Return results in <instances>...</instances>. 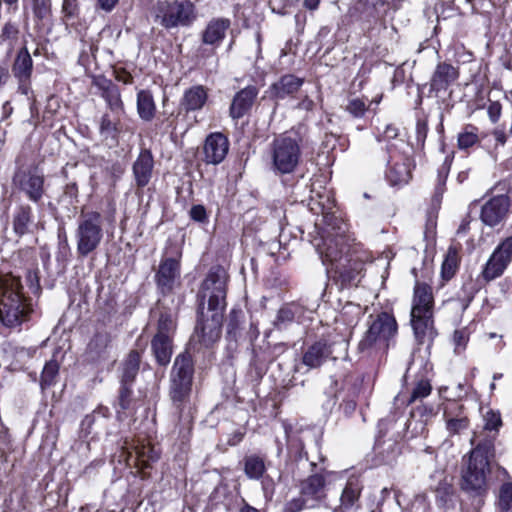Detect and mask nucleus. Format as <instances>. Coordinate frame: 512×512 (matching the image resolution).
I'll return each mask as SVG.
<instances>
[{
    "label": "nucleus",
    "instance_id": "26",
    "mask_svg": "<svg viewBox=\"0 0 512 512\" xmlns=\"http://www.w3.org/2000/svg\"><path fill=\"white\" fill-rule=\"evenodd\" d=\"M333 354L331 345L318 341L311 345L303 355V364L309 368L320 367Z\"/></svg>",
    "mask_w": 512,
    "mask_h": 512
},
{
    "label": "nucleus",
    "instance_id": "25",
    "mask_svg": "<svg viewBox=\"0 0 512 512\" xmlns=\"http://www.w3.org/2000/svg\"><path fill=\"white\" fill-rule=\"evenodd\" d=\"M257 95L255 86H248L236 93L230 106V116L233 119L243 117L251 109Z\"/></svg>",
    "mask_w": 512,
    "mask_h": 512
},
{
    "label": "nucleus",
    "instance_id": "20",
    "mask_svg": "<svg viewBox=\"0 0 512 512\" xmlns=\"http://www.w3.org/2000/svg\"><path fill=\"white\" fill-rule=\"evenodd\" d=\"M459 77L458 69L449 63H439L430 79V90L438 95L445 92Z\"/></svg>",
    "mask_w": 512,
    "mask_h": 512
},
{
    "label": "nucleus",
    "instance_id": "10",
    "mask_svg": "<svg viewBox=\"0 0 512 512\" xmlns=\"http://www.w3.org/2000/svg\"><path fill=\"white\" fill-rule=\"evenodd\" d=\"M512 262V236L501 241L484 265L481 276L490 282L502 276Z\"/></svg>",
    "mask_w": 512,
    "mask_h": 512
},
{
    "label": "nucleus",
    "instance_id": "40",
    "mask_svg": "<svg viewBox=\"0 0 512 512\" xmlns=\"http://www.w3.org/2000/svg\"><path fill=\"white\" fill-rule=\"evenodd\" d=\"M19 27L17 23L7 21L0 32V42L5 43L9 49H12L18 40Z\"/></svg>",
    "mask_w": 512,
    "mask_h": 512
},
{
    "label": "nucleus",
    "instance_id": "45",
    "mask_svg": "<svg viewBox=\"0 0 512 512\" xmlns=\"http://www.w3.org/2000/svg\"><path fill=\"white\" fill-rule=\"evenodd\" d=\"M498 508L500 512L512 509V483H504L499 491Z\"/></svg>",
    "mask_w": 512,
    "mask_h": 512
},
{
    "label": "nucleus",
    "instance_id": "51",
    "mask_svg": "<svg viewBox=\"0 0 512 512\" xmlns=\"http://www.w3.org/2000/svg\"><path fill=\"white\" fill-rule=\"evenodd\" d=\"M468 342V336L464 330H456L453 334V343L455 345V352L461 353Z\"/></svg>",
    "mask_w": 512,
    "mask_h": 512
},
{
    "label": "nucleus",
    "instance_id": "14",
    "mask_svg": "<svg viewBox=\"0 0 512 512\" xmlns=\"http://www.w3.org/2000/svg\"><path fill=\"white\" fill-rule=\"evenodd\" d=\"M509 208L510 199L507 195L494 196L482 206L480 218L485 225L494 227L506 218Z\"/></svg>",
    "mask_w": 512,
    "mask_h": 512
},
{
    "label": "nucleus",
    "instance_id": "1",
    "mask_svg": "<svg viewBox=\"0 0 512 512\" xmlns=\"http://www.w3.org/2000/svg\"><path fill=\"white\" fill-rule=\"evenodd\" d=\"M326 227L314 246L328 271H334L343 282L352 283L363 268V260L352 251L348 227L345 222L334 215L325 216Z\"/></svg>",
    "mask_w": 512,
    "mask_h": 512
},
{
    "label": "nucleus",
    "instance_id": "12",
    "mask_svg": "<svg viewBox=\"0 0 512 512\" xmlns=\"http://www.w3.org/2000/svg\"><path fill=\"white\" fill-rule=\"evenodd\" d=\"M14 185L32 202H39L44 194V175L37 167L19 169L13 176Z\"/></svg>",
    "mask_w": 512,
    "mask_h": 512
},
{
    "label": "nucleus",
    "instance_id": "36",
    "mask_svg": "<svg viewBox=\"0 0 512 512\" xmlns=\"http://www.w3.org/2000/svg\"><path fill=\"white\" fill-rule=\"evenodd\" d=\"M483 420V429L481 431H475L473 436L476 434H483L486 436H494L496 438L498 430L502 426L500 413L490 409L483 415Z\"/></svg>",
    "mask_w": 512,
    "mask_h": 512
},
{
    "label": "nucleus",
    "instance_id": "27",
    "mask_svg": "<svg viewBox=\"0 0 512 512\" xmlns=\"http://www.w3.org/2000/svg\"><path fill=\"white\" fill-rule=\"evenodd\" d=\"M151 313L153 316L158 317L157 333L155 336L172 338L176 329L174 313L170 309L164 307L161 303H158Z\"/></svg>",
    "mask_w": 512,
    "mask_h": 512
},
{
    "label": "nucleus",
    "instance_id": "11",
    "mask_svg": "<svg viewBox=\"0 0 512 512\" xmlns=\"http://www.w3.org/2000/svg\"><path fill=\"white\" fill-rule=\"evenodd\" d=\"M86 360L97 365H109L115 361L112 337L105 330L96 331L87 344Z\"/></svg>",
    "mask_w": 512,
    "mask_h": 512
},
{
    "label": "nucleus",
    "instance_id": "42",
    "mask_svg": "<svg viewBox=\"0 0 512 512\" xmlns=\"http://www.w3.org/2000/svg\"><path fill=\"white\" fill-rule=\"evenodd\" d=\"M100 134L104 137L115 138L116 135L121 131L119 120L111 119L109 114H104L100 121Z\"/></svg>",
    "mask_w": 512,
    "mask_h": 512
},
{
    "label": "nucleus",
    "instance_id": "55",
    "mask_svg": "<svg viewBox=\"0 0 512 512\" xmlns=\"http://www.w3.org/2000/svg\"><path fill=\"white\" fill-rule=\"evenodd\" d=\"M190 216L193 220L204 222L207 218L206 210L202 205H194L190 210Z\"/></svg>",
    "mask_w": 512,
    "mask_h": 512
},
{
    "label": "nucleus",
    "instance_id": "35",
    "mask_svg": "<svg viewBox=\"0 0 512 512\" xmlns=\"http://www.w3.org/2000/svg\"><path fill=\"white\" fill-rule=\"evenodd\" d=\"M31 215L32 210L29 205H21L17 208L13 216V230L17 235L23 236L29 232Z\"/></svg>",
    "mask_w": 512,
    "mask_h": 512
},
{
    "label": "nucleus",
    "instance_id": "44",
    "mask_svg": "<svg viewBox=\"0 0 512 512\" xmlns=\"http://www.w3.org/2000/svg\"><path fill=\"white\" fill-rule=\"evenodd\" d=\"M478 140L477 128L467 126L458 136V146L460 149H467L476 144Z\"/></svg>",
    "mask_w": 512,
    "mask_h": 512
},
{
    "label": "nucleus",
    "instance_id": "5",
    "mask_svg": "<svg viewBox=\"0 0 512 512\" xmlns=\"http://www.w3.org/2000/svg\"><path fill=\"white\" fill-rule=\"evenodd\" d=\"M304 136L301 128L287 131L271 143L272 169L284 175L293 173L300 163Z\"/></svg>",
    "mask_w": 512,
    "mask_h": 512
},
{
    "label": "nucleus",
    "instance_id": "29",
    "mask_svg": "<svg viewBox=\"0 0 512 512\" xmlns=\"http://www.w3.org/2000/svg\"><path fill=\"white\" fill-rule=\"evenodd\" d=\"M134 453V456L130 454V460H133L135 465L140 468L149 467L150 463L157 461L160 457L159 450L144 441L137 442L134 446Z\"/></svg>",
    "mask_w": 512,
    "mask_h": 512
},
{
    "label": "nucleus",
    "instance_id": "32",
    "mask_svg": "<svg viewBox=\"0 0 512 512\" xmlns=\"http://www.w3.org/2000/svg\"><path fill=\"white\" fill-rule=\"evenodd\" d=\"M151 345L157 362L167 365L172 355V338L154 336Z\"/></svg>",
    "mask_w": 512,
    "mask_h": 512
},
{
    "label": "nucleus",
    "instance_id": "59",
    "mask_svg": "<svg viewBox=\"0 0 512 512\" xmlns=\"http://www.w3.org/2000/svg\"><path fill=\"white\" fill-rule=\"evenodd\" d=\"M492 135L495 139L496 145H505L507 141V134L502 128H497L493 130Z\"/></svg>",
    "mask_w": 512,
    "mask_h": 512
},
{
    "label": "nucleus",
    "instance_id": "41",
    "mask_svg": "<svg viewBox=\"0 0 512 512\" xmlns=\"http://www.w3.org/2000/svg\"><path fill=\"white\" fill-rule=\"evenodd\" d=\"M296 308L289 303L283 305L277 312L276 318L274 320V326L277 329L285 328L287 325L291 324L295 321V317L293 313L296 312Z\"/></svg>",
    "mask_w": 512,
    "mask_h": 512
},
{
    "label": "nucleus",
    "instance_id": "47",
    "mask_svg": "<svg viewBox=\"0 0 512 512\" xmlns=\"http://www.w3.org/2000/svg\"><path fill=\"white\" fill-rule=\"evenodd\" d=\"M368 107L364 100L360 98H351L348 100L345 110L351 114L353 117L360 118L364 116Z\"/></svg>",
    "mask_w": 512,
    "mask_h": 512
},
{
    "label": "nucleus",
    "instance_id": "31",
    "mask_svg": "<svg viewBox=\"0 0 512 512\" xmlns=\"http://www.w3.org/2000/svg\"><path fill=\"white\" fill-rule=\"evenodd\" d=\"M137 113L143 121H151L156 113V105L153 95L148 90H140L137 93Z\"/></svg>",
    "mask_w": 512,
    "mask_h": 512
},
{
    "label": "nucleus",
    "instance_id": "23",
    "mask_svg": "<svg viewBox=\"0 0 512 512\" xmlns=\"http://www.w3.org/2000/svg\"><path fill=\"white\" fill-rule=\"evenodd\" d=\"M411 325L414 336L419 344H430L437 336V331L434 328L433 313L411 314Z\"/></svg>",
    "mask_w": 512,
    "mask_h": 512
},
{
    "label": "nucleus",
    "instance_id": "3",
    "mask_svg": "<svg viewBox=\"0 0 512 512\" xmlns=\"http://www.w3.org/2000/svg\"><path fill=\"white\" fill-rule=\"evenodd\" d=\"M470 443L473 448L463 457L461 488L467 493L481 495L487 490L491 463L495 458V437L476 434Z\"/></svg>",
    "mask_w": 512,
    "mask_h": 512
},
{
    "label": "nucleus",
    "instance_id": "49",
    "mask_svg": "<svg viewBox=\"0 0 512 512\" xmlns=\"http://www.w3.org/2000/svg\"><path fill=\"white\" fill-rule=\"evenodd\" d=\"M432 390L431 384L427 380L419 381L411 393L409 403H413L418 399H422L430 395Z\"/></svg>",
    "mask_w": 512,
    "mask_h": 512
},
{
    "label": "nucleus",
    "instance_id": "58",
    "mask_svg": "<svg viewBox=\"0 0 512 512\" xmlns=\"http://www.w3.org/2000/svg\"><path fill=\"white\" fill-rule=\"evenodd\" d=\"M241 315V311H237L235 309H233L231 312H230V318H229V322H228V325H227V329H228V333L231 334L233 333L237 326H238V318L239 316Z\"/></svg>",
    "mask_w": 512,
    "mask_h": 512
},
{
    "label": "nucleus",
    "instance_id": "57",
    "mask_svg": "<svg viewBox=\"0 0 512 512\" xmlns=\"http://www.w3.org/2000/svg\"><path fill=\"white\" fill-rule=\"evenodd\" d=\"M428 126L425 121H418L416 124V137L418 142H424L427 136Z\"/></svg>",
    "mask_w": 512,
    "mask_h": 512
},
{
    "label": "nucleus",
    "instance_id": "6",
    "mask_svg": "<svg viewBox=\"0 0 512 512\" xmlns=\"http://www.w3.org/2000/svg\"><path fill=\"white\" fill-rule=\"evenodd\" d=\"M155 23L165 29L189 27L197 19V12L191 0H157L150 8Z\"/></svg>",
    "mask_w": 512,
    "mask_h": 512
},
{
    "label": "nucleus",
    "instance_id": "54",
    "mask_svg": "<svg viewBox=\"0 0 512 512\" xmlns=\"http://www.w3.org/2000/svg\"><path fill=\"white\" fill-rule=\"evenodd\" d=\"M78 11L77 0H63L62 12L68 18L74 17Z\"/></svg>",
    "mask_w": 512,
    "mask_h": 512
},
{
    "label": "nucleus",
    "instance_id": "8",
    "mask_svg": "<svg viewBox=\"0 0 512 512\" xmlns=\"http://www.w3.org/2000/svg\"><path fill=\"white\" fill-rule=\"evenodd\" d=\"M77 252L86 257L95 251L103 238L102 217L98 212L85 215L78 223L76 229Z\"/></svg>",
    "mask_w": 512,
    "mask_h": 512
},
{
    "label": "nucleus",
    "instance_id": "38",
    "mask_svg": "<svg viewBox=\"0 0 512 512\" xmlns=\"http://www.w3.org/2000/svg\"><path fill=\"white\" fill-rule=\"evenodd\" d=\"M266 470L263 458L257 455L247 456L244 460V471L248 478L258 480Z\"/></svg>",
    "mask_w": 512,
    "mask_h": 512
},
{
    "label": "nucleus",
    "instance_id": "7",
    "mask_svg": "<svg viewBox=\"0 0 512 512\" xmlns=\"http://www.w3.org/2000/svg\"><path fill=\"white\" fill-rule=\"evenodd\" d=\"M397 333L395 318L388 313H381L372 321L368 330L358 344L361 352H371L377 349H386L389 340Z\"/></svg>",
    "mask_w": 512,
    "mask_h": 512
},
{
    "label": "nucleus",
    "instance_id": "21",
    "mask_svg": "<svg viewBox=\"0 0 512 512\" xmlns=\"http://www.w3.org/2000/svg\"><path fill=\"white\" fill-rule=\"evenodd\" d=\"M362 486L358 479H350L345 487L342 489L341 495L337 505H333L330 502L325 503L327 508H330L332 512H346L351 510L358 503Z\"/></svg>",
    "mask_w": 512,
    "mask_h": 512
},
{
    "label": "nucleus",
    "instance_id": "61",
    "mask_svg": "<svg viewBox=\"0 0 512 512\" xmlns=\"http://www.w3.org/2000/svg\"><path fill=\"white\" fill-rule=\"evenodd\" d=\"M500 112H501V108H500V106L498 104L494 103V104L489 106L488 114H489L490 120L493 123L498 121V119L500 117Z\"/></svg>",
    "mask_w": 512,
    "mask_h": 512
},
{
    "label": "nucleus",
    "instance_id": "16",
    "mask_svg": "<svg viewBox=\"0 0 512 512\" xmlns=\"http://www.w3.org/2000/svg\"><path fill=\"white\" fill-rule=\"evenodd\" d=\"M33 71V60L26 47L19 50L12 65V73L18 80L19 90L27 95L30 89V79Z\"/></svg>",
    "mask_w": 512,
    "mask_h": 512
},
{
    "label": "nucleus",
    "instance_id": "64",
    "mask_svg": "<svg viewBox=\"0 0 512 512\" xmlns=\"http://www.w3.org/2000/svg\"><path fill=\"white\" fill-rule=\"evenodd\" d=\"M27 280L32 289H39V278L36 271H29L27 274Z\"/></svg>",
    "mask_w": 512,
    "mask_h": 512
},
{
    "label": "nucleus",
    "instance_id": "17",
    "mask_svg": "<svg viewBox=\"0 0 512 512\" xmlns=\"http://www.w3.org/2000/svg\"><path fill=\"white\" fill-rule=\"evenodd\" d=\"M203 150L204 161L207 164L218 165L225 159L229 151V141L220 132L211 133L205 140Z\"/></svg>",
    "mask_w": 512,
    "mask_h": 512
},
{
    "label": "nucleus",
    "instance_id": "50",
    "mask_svg": "<svg viewBox=\"0 0 512 512\" xmlns=\"http://www.w3.org/2000/svg\"><path fill=\"white\" fill-rule=\"evenodd\" d=\"M306 508H315L314 503H311L304 495H300L298 498H294L289 501L286 505V510L288 512H299L302 509Z\"/></svg>",
    "mask_w": 512,
    "mask_h": 512
},
{
    "label": "nucleus",
    "instance_id": "60",
    "mask_svg": "<svg viewBox=\"0 0 512 512\" xmlns=\"http://www.w3.org/2000/svg\"><path fill=\"white\" fill-rule=\"evenodd\" d=\"M289 304L293 305L296 308L295 309L296 312L293 313V315L295 317V320L298 321V322L303 321L304 318H305V314H306L307 310L302 305H300L299 303L291 302Z\"/></svg>",
    "mask_w": 512,
    "mask_h": 512
},
{
    "label": "nucleus",
    "instance_id": "37",
    "mask_svg": "<svg viewBox=\"0 0 512 512\" xmlns=\"http://www.w3.org/2000/svg\"><path fill=\"white\" fill-rule=\"evenodd\" d=\"M140 364V354L136 350H132L124 364L122 373V383H131L138 373Z\"/></svg>",
    "mask_w": 512,
    "mask_h": 512
},
{
    "label": "nucleus",
    "instance_id": "22",
    "mask_svg": "<svg viewBox=\"0 0 512 512\" xmlns=\"http://www.w3.org/2000/svg\"><path fill=\"white\" fill-rule=\"evenodd\" d=\"M154 159L150 150L142 149L132 166L133 176L138 188H144L152 178Z\"/></svg>",
    "mask_w": 512,
    "mask_h": 512
},
{
    "label": "nucleus",
    "instance_id": "18",
    "mask_svg": "<svg viewBox=\"0 0 512 512\" xmlns=\"http://www.w3.org/2000/svg\"><path fill=\"white\" fill-rule=\"evenodd\" d=\"M230 27L231 20L229 18L214 17L210 19L200 34L202 43L213 48L219 47Z\"/></svg>",
    "mask_w": 512,
    "mask_h": 512
},
{
    "label": "nucleus",
    "instance_id": "48",
    "mask_svg": "<svg viewBox=\"0 0 512 512\" xmlns=\"http://www.w3.org/2000/svg\"><path fill=\"white\" fill-rule=\"evenodd\" d=\"M470 421L468 418L445 420V427L449 435H457L468 429Z\"/></svg>",
    "mask_w": 512,
    "mask_h": 512
},
{
    "label": "nucleus",
    "instance_id": "52",
    "mask_svg": "<svg viewBox=\"0 0 512 512\" xmlns=\"http://www.w3.org/2000/svg\"><path fill=\"white\" fill-rule=\"evenodd\" d=\"M398 136V128L393 124H388L382 132H379L376 136L377 141H388L395 139Z\"/></svg>",
    "mask_w": 512,
    "mask_h": 512
},
{
    "label": "nucleus",
    "instance_id": "56",
    "mask_svg": "<svg viewBox=\"0 0 512 512\" xmlns=\"http://www.w3.org/2000/svg\"><path fill=\"white\" fill-rule=\"evenodd\" d=\"M33 10L38 18H44L48 13L46 0H34Z\"/></svg>",
    "mask_w": 512,
    "mask_h": 512
},
{
    "label": "nucleus",
    "instance_id": "34",
    "mask_svg": "<svg viewBox=\"0 0 512 512\" xmlns=\"http://www.w3.org/2000/svg\"><path fill=\"white\" fill-rule=\"evenodd\" d=\"M193 361L188 353L178 355L174 361L171 377L192 381Z\"/></svg>",
    "mask_w": 512,
    "mask_h": 512
},
{
    "label": "nucleus",
    "instance_id": "43",
    "mask_svg": "<svg viewBox=\"0 0 512 512\" xmlns=\"http://www.w3.org/2000/svg\"><path fill=\"white\" fill-rule=\"evenodd\" d=\"M59 372V364L55 360L48 361L42 371L41 386L42 388L52 385Z\"/></svg>",
    "mask_w": 512,
    "mask_h": 512
},
{
    "label": "nucleus",
    "instance_id": "24",
    "mask_svg": "<svg viewBox=\"0 0 512 512\" xmlns=\"http://www.w3.org/2000/svg\"><path fill=\"white\" fill-rule=\"evenodd\" d=\"M434 297L432 289L425 283L416 282L412 300L411 314L433 313Z\"/></svg>",
    "mask_w": 512,
    "mask_h": 512
},
{
    "label": "nucleus",
    "instance_id": "4",
    "mask_svg": "<svg viewBox=\"0 0 512 512\" xmlns=\"http://www.w3.org/2000/svg\"><path fill=\"white\" fill-rule=\"evenodd\" d=\"M32 311L20 277L11 273L0 275V322L8 328L18 327L28 321Z\"/></svg>",
    "mask_w": 512,
    "mask_h": 512
},
{
    "label": "nucleus",
    "instance_id": "63",
    "mask_svg": "<svg viewBox=\"0 0 512 512\" xmlns=\"http://www.w3.org/2000/svg\"><path fill=\"white\" fill-rule=\"evenodd\" d=\"M64 194H65V196H67L71 199L76 198L78 195V187H77L76 183L67 184L65 187V190H64Z\"/></svg>",
    "mask_w": 512,
    "mask_h": 512
},
{
    "label": "nucleus",
    "instance_id": "13",
    "mask_svg": "<svg viewBox=\"0 0 512 512\" xmlns=\"http://www.w3.org/2000/svg\"><path fill=\"white\" fill-rule=\"evenodd\" d=\"M335 477L336 474L333 472L311 475L301 482L300 492L311 503H314V507H317L321 503L325 504L327 496L326 485Z\"/></svg>",
    "mask_w": 512,
    "mask_h": 512
},
{
    "label": "nucleus",
    "instance_id": "9",
    "mask_svg": "<svg viewBox=\"0 0 512 512\" xmlns=\"http://www.w3.org/2000/svg\"><path fill=\"white\" fill-rule=\"evenodd\" d=\"M405 146L403 140H399V144L387 146L389 156L386 177L393 186L406 184L411 178V159L406 152L401 150Z\"/></svg>",
    "mask_w": 512,
    "mask_h": 512
},
{
    "label": "nucleus",
    "instance_id": "46",
    "mask_svg": "<svg viewBox=\"0 0 512 512\" xmlns=\"http://www.w3.org/2000/svg\"><path fill=\"white\" fill-rule=\"evenodd\" d=\"M444 420L468 418L465 408L462 404L456 401H450L444 405L443 409Z\"/></svg>",
    "mask_w": 512,
    "mask_h": 512
},
{
    "label": "nucleus",
    "instance_id": "30",
    "mask_svg": "<svg viewBox=\"0 0 512 512\" xmlns=\"http://www.w3.org/2000/svg\"><path fill=\"white\" fill-rule=\"evenodd\" d=\"M207 98L208 95L203 86H193L185 91L180 105L186 112L200 110L205 105Z\"/></svg>",
    "mask_w": 512,
    "mask_h": 512
},
{
    "label": "nucleus",
    "instance_id": "53",
    "mask_svg": "<svg viewBox=\"0 0 512 512\" xmlns=\"http://www.w3.org/2000/svg\"><path fill=\"white\" fill-rule=\"evenodd\" d=\"M129 383H122V387L119 394V406L122 410H126L130 407V398L132 391L128 387Z\"/></svg>",
    "mask_w": 512,
    "mask_h": 512
},
{
    "label": "nucleus",
    "instance_id": "39",
    "mask_svg": "<svg viewBox=\"0 0 512 512\" xmlns=\"http://www.w3.org/2000/svg\"><path fill=\"white\" fill-rule=\"evenodd\" d=\"M458 268V254L454 248H449L441 267V275L444 280H450Z\"/></svg>",
    "mask_w": 512,
    "mask_h": 512
},
{
    "label": "nucleus",
    "instance_id": "15",
    "mask_svg": "<svg viewBox=\"0 0 512 512\" xmlns=\"http://www.w3.org/2000/svg\"><path fill=\"white\" fill-rule=\"evenodd\" d=\"M93 86L97 88L100 96L105 100L107 107L116 116L125 113L120 89L115 83L103 76H98L93 79Z\"/></svg>",
    "mask_w": 512,
    "mask_h": 512
},
{
    "label": "nucleus",
    "instance_id": "62",
    "mask_svg": "<svg viewBox=\"0 0 512 512\" xmlns=\"http://www.w3.org/2000/svg\"><path fill=\"white\" fill-rule=\"evenodd\" d=\"M117 2L118 0H97L98 7L106 12H110Z\"/></svg>",
    "mask_w": 512,
    "mask_h": 512
},
{
    "label": "nucleus",
    "instance_id": "33",
    "mask_svg": "<svg viewBox=\"0 0 512 512\" xmlns=\"http://www.w3.org/2000/svg\"><path fill=\"white\" fill-rule=\"evenodd\" d=\"M303 80L294 75H285L273 85L275 96L283 99L299 90Z\"/></svg>",
    "mask_w": 512,
    "mask_h": 512
},
{
    "label": "nucleus",
    "instance_id": "19",
    "mask_svg": "<svg viewBox=\"0 0 512 512\" xmlns=\"http://www.w3.org/2000/svg\"><path fill=\"white\" fill-rule=\"evenodd\" d=\"M180 277V264L173 258L161 261L156 273L158 288L163 294L170 293Z\"/></svg>",
    "mask_w": 512,
    "mask_h": 512
},
{
    "label": "nucleus",
    "instance_id": "2",
    "mask_svg": "<svg viewBox=\"0 0 512 512\" xmlns=\"http://www.w3.org/2000/svg\"><path fill=\"white\" fill-rule=\"evenodd\" d=\"M226 285L227 274L220 266L212 267L201 284L199 317L193 340L205 347L212 346L220 339L226 308Z\"/></svg>",
    "mask_w": 512,
    "mask_h": 512
},
{
    "label": "nucleus",
    "instance_id": "28",
    "mask_svg": "<svg viewBox=\"0 0 512 512\" xmlns=\"http://www.w3.org/2000/svg\"><path fill=\"white\" fill-rule=\"evenodd\" d=\"M191 386L192 381L171 377L170 396L180 414L189 401Z\"/></svg>",
    "mask_w": 512,
    "mask_h": 512
}]
</instances>
